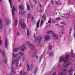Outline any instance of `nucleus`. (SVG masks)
Instances as JSON below:
<instances>
[{"mask_svg":"<svg viewBox=\"0 0 75 75\" xmlns=\"http://www.w3.org/2000/svg\"><path fill=\"white\" fill-rule=\"evenodd\" d=\"M27 69L28 71H33L34 69V66L32 64H27Z\"/></svg>","mask_w":75,"mask_h":75,"instance_id":"nucleus-1","label":"nucleus"},{"mask_svg":"<svg viewBox=\"0 0 75 75\" xmlns=\"http://www.w3.org/2000/svg\"><path fill=\"white\" fill-rule=\"evenodd\" d=\"M19 24H21L22 26V28H23V29H25V28H27V25H26V24L25 23H22V21L21 20H19Z\"/></svg>","mask_w":75,"mask_h":75,"instance_id":"nucleus-2","label":"nucleus"},{"mask_svg":"<svg viewBox=\"0 0 75 75\" xmlns=\"http://www.w3.org/2000/svg\"><path fill=\"white\" fill-rule=\"evenodd\" d=\"M27 44L29 45V47L31 48V50H34L35 48V46L31 44V43L29 41H27L26 42Z\"/></svg>","mask_w":75,"mask_h":75,"instance_id":"nucleus-3","label":"nucleus"},{"mask_svg":"<svg viewBox=\"0 0 75 75\" xmlns=\"http://www.w3.org/2000/svg\"><path fill=\"white\" fill-rule=\"evenodd\" d=\"M47 34H53L52 35L54 37H55V38L56 40H57L58 37L57 36V35L53 33V32L51 30L48 31L47 32Z\"/></svg>","mask_w":75,"mask_h":75,"instance_id":"nucleus-4","label":"nucleus"},{"mask_svg":"<svg viewBox=\"0 0 75 75\" xmlns=\"http://www.w3.org/2000/svg\"><path fill=\"white\" fill-rule=\"evenodd\" d=\"M8 42L7 39L6 38L5 40V48L6 50L8 49Z\"/></svg>","mask_w":75,"mask_h":75,"instance_id":"nucleus-5","label":"nucleus"},{"mask_svg":"<svg viewBox=\"0 0 75 75\" xmlns=\"http://www.w3.org/2000/svg\"><path fill=\"white\" fill-rule=\"evenodd\" d=\"M20 48L21 49V51H24V50H25V48H26V46L25 45H23L22 46H21Z\"/></svg>","mask_w":75,"mask_h":75,"instance_id":"nucleus-6","label":"nucleus"},{"mask_svg":"<svg viewBox=\"0 0 75 75\" xmlns=\"http://www.w3.org/2000/svg\"><path fill=\"white\" fill-rule=\"evenodd\" d=\"M66 59H65V58H64L62 56L60 59V62H62V61H63L64 62H67V60Z\"/></svg>","mask_w":75,"mask_h":75,"instance_id":"nucleus-7","label":"nucleus"},{"mask_svg":"<svg viewBox=\"0 0 75 75\" xmlns=\"http://www.w3.org/2000/svg\"><path fill=\"white\" fill-rule=\"evenodd\" d=\"M42 37L41 36L39 38L37 37L36 38H35V40H38L39 43H40L41 42V41L42 40Z\"/></svg>","mask_w":75,"mask_h":75,"instance_id":"nucleus-8","label":"nucleus"},{"mask_svg":"<svg viewBox=\"0 0 75 75\" xmlns=\"http://www.w3.org/2000/svg\"><path fill=\"white\" fill-rule=\"evenodd\" d=\"M71 63L69 62L66 64L65 65V63L64 64V67H69L71 65Z\"/></svg>","mask_w":75,"mask_h":75,"instance_id":"nucleus-9","label":"nucleus"},{"mask_svg":"<svg viewBox=\"0 0 75 75\" xmlns=\"http://www.w3.org/2000/svg\"><path fill=\"white\" fill-rule=\"evenodd\" d=\"M47 40H50V36H46L45 37V41H47Z\"/></svg>","mask_w":75,"mask_h":75,"instance_id":"nucleus-10","label":"nucleus"},{"mask_svg":"<svg viewBox=\"0 0 75 75\" xmlns=\"http://www.w3.org/2000/svg\"><path fill=\"white\" fill-rule=\"evenodd\" d=\"M40 19H39L38 21L36 23V26L37 28H39V24H40Z\"/></svg>","mask_w":75,"mask_h":75,"instance_id":"nucleus-11","label":"nucleus"},{"mask_svg":"<svg viewBox=\"0 0 75 75\" xmlns=\"http://www.w3.org/2000/svg\"><path fill=\"white\" fill-rule=\"evenodd\" d=\"M17 61V59H14V60H12V65H13L14 64L16 63V62Z\"/></svg>","mask_w":75,"mask_h":75,"instance_id":"nucleus-12","label":"nucleus"},{"mask_svg":"<svg viewBox=\"0 0 75 75\" xmlns=\"http://www.w3.org/2000/svg\"><path fill=\"white\" fill-rule=\"evenodd\" d=\"M55 3L57 5H61V4H61V2L58 1H56Z\"/></svg>","mask_w":75,"mask_h":75,"instance_id":"nucleus-13","label":"nucleus"},{"mask_svg":"<svg viewBox=\"0 0 75 75\" xmlns=\"http://www.w3.org/2000/svg\"><path fill=\"white\" fill-rule=\"evenodd\" d=\"M0 52H1V54L3 56V57H4L5 55V53H4V51L3 50L2 52L0 50Z\"/></svg>","mask_w":75,"mask_h":75,"instance_id":"nucleus-14","label":"nucleus"},{"mask_svg":"<svg viewBox=\"0 0 75 75\" xmlns=\"http://www.w3.org/2000/svg\"><path fill=\"white\" fill-rule=\"evenodd\" d=\"M17 55H18V54H15L14 53H13L12 54V56L13 58H16V57Z\"/></svg>","mask_w":75,"mask_h":75,"instance_id":"nucleus-15","label":"nucleus"},{"mask_svg":"<svg viewBox=\"0 0 75 75\" xmlns=\"http://www.w3.org/2000/svg\"><path fill=\"white\" fill-rule=\"evenodd\" d=\"M33 53L34 54H33L32 55V58H34V57H35V54H36L37 53V52H36V51H35L34 52H33Z\"/></svg>","mask_w":75,"mask_h":75,"instance_id":"nucleus-16","label":"nucleus"},{"mask_svg":"<svg viewBox=\"0 0 75 75\" xmlns=\"http://www.w3.org/2000/svg\"><path fill=\"white\" fill-rule=\"evenodd\" d=\"M12 11H16V7L15 6H13V8H12Z\"/></svg>","mask_w":75,"mask_h":75,"instance_id":"nucleus-17","label":"nucleus"},{"mask_svg":"<svg viewBox=\"0 0 75 75\" xmlns=\"http://www.w3.org/2000/svg\"><path fill=\"white\" fill-rule=\"evenodd\" d=\"M13 50H14V52H16L18 51V48H14L13 49Z\"/></svg>","mask_w":75,"mask_h":75,"instance_id":"nucleus-18","label":"nucleus"},{"mask_svg":"<svg viewBox=\"0 0 75 75\" xmlns=\"http://www.w3.org/2000/svg\"><path fill=\"white\" fill-rule=\"evenodd\" d=\"M49 56H50V57H53V56H54V53L53 52H51L50 53Z\"/></svg>","mask_w":75,"mask_h":75,"instance_id":"nucleus-19","label":"nucleus"},{"mask_svg":"<svg viewBox=\"0 0 75 75\" xmlns=\"http://www.w3.org/2000/svg\"><path fill=\"white\" fill-rule=\"evenodd\" d=\"M38 69V68H37V67H36L35 69L34 72V74L35 75V74H36V73H37V72Z\"/></svg>","mask_w":75,"mask_h":75,"instance_id":"nucleus-20","label":"nucleus"},{"mask_svg":"<svg viewBox=\"0 0 75 75\" xmlns=\"http://www.w3.org/2000/svg\"><path fill=\"white\" fill-rule=\"evenodd\" d=\"M0 28H1L3 27V23L2 22V21L0 19Z\"/></svg>","mask_w":75,"mask_h":75,"instance_id":"nucleus-21","label":"nucleus"},{"mask_svg":"<svg viewBox=\"0 0 75 75\" xmlns=\"http://www.w3.org/2000/svg\"><path fill=\"white\" fill-rule=\"evenodd\" d=\"M28 18H27V21H28V19L29 18H30V17H31V14L29 13L28 14Z\"/></svg>","mask_w":75,"mask_h":75,"instance_id":"nucleus-22","label":"nucleus"},{"mask_svg":"<svg viewBox=\"0 0 75 75\" xmlns=\"http://www.w3.org/2000/svg\"><path fill=\"white\" fill-rule=\"evenodd\" d=\"M27 10H30L31 8H30V7L29 5H27Z\"/></svg>","mask_w":75,"mask_h":75,"instance_id":"nucleus-23","label":"nucleus"},{"mask_svg":"<svg viewBox=\"0 0 75 75\" xmlns=\"http://www.w3.org/2000/svg\"><path fill=\"white\" fill-rule=\"evenodd\" d=\"M27 12L26 11H23L22 13L21 14H22V15H24V14H26Z\"/></svg>","mask_w":75,"mask_h":75,"instance_id":"nucleus-24","label":"nucleus"},{"mask_svg":"<svg viewBox=\"0 0 75 75\" xmlns=\"http://www.w3.org/2000/svg\"><path fill=\"white\" fill-rule=\"evenodd\" d=\"M19 54L21 56H23L24 55V53L23 52H19Z\"/></svg>","mask_w":75,"mask_h":75,"instance_id":"nucleus-25","label":"nucleus"},{"mask_svg":"<svg viewBox=\"0 0 75 75\" xmlns=\"http://www.w3.org/2000/svg\"><path fill=\"white\" fill-rule=\"evenodd\" d=\"M17 21H18L17 19H15V25H17Z\"/></svg>","mask_w":75,"mask_h":75,"instance_id":"nucleus-26","label":"nucleus"},{"mask_svg":"<svg viewBox=\"0 0 75 75\" xmlns=\"http://www.w3.org/2000/svg\"><path fill=\"white\" fill-rule=\"evenodd\" d=\"M74 70L72 69H70L69 71H68V73H71V72H73Z\"/></svg>","mask_w":75,"mask_h":75,"instance_id":"nucleus-27","label":"nucleus"},{"mask_svg":"<svg viewBox=\"0 0 75 75\" xmlns=\"http://www.w3.org/2000/svg\"><path fill=\"white\" fill-rule=\"evenodd\" d=\"M19 8H20V9L22 10V8H23V6H22L21 5H19Z\"/></svg>","mask_w":75,"mask_h":75,"instance_id":"nucleus-28","label":"nucleus"},{"mask_svg":"<svg viewBox=\"0 0 75 75\" xmlns=\"http://www.w3.org/2000/svg\"><path fill=\"white\" fill-rule=\"evenodd\" d=\"M27 35L28 37H29V36H30V35L29 34V30H28V29L27 30Z\"/></svg>","mask_w":75,"mask_h":75,"instance_id":"nucleus-29","label":"nucleus"},{"mask_svg":"<svg viewBox=\"0 0 75 75\" xmlns=\"http://www.w3.org/2000/svg\"><path fill=\"white\" fill-rule=\"evenodd\" d=\"M12 69V72H13V75H14V68L13 67H11Z\"/></svg>","mask_w":75,"mask_h":75,"instance_id":"nucleus-30","label":"nucleus"},{"mask_svg":"<svg viewBox=\"0 0 75 75\" xmlns=\"http://www.w3.org/2000/svg\"><path fill=\"white\" fill-rule=\"evenodd\" d=\"M59 75H65V74H64L62 72H60L59 74Z\"/></svg>","mask_w":75,"mask_h":75,"instance_id":"nucleus-31","label":"nucleus"},{"mask_svg":"<svg viewBox=\"0 0 75 75\" xmlns=\"http://www.w3.org/2000/svg\"><path fill=\"white\" fill-rule=\"evenodd\" d=\"M6 25H9V21H7L5 23Z\"/></svg>","mask_w":75,"mask_h":75,"instance_id":"nucleus-32","label":"nucleus"},{"mask_svg":"<svg viewBox=\"0 0 75 75\" xmlns=\"http://www.w3.org/2000/svg\"><path fill=\"white\" fill-rule=\"evenodd\" d=\"M62 71L63 72H65V74L67 73V69H62Z\"/></svg>","mask_w":75,"mask_h":75,"instance_id":"nucleus-33","label":"nucleus"},{"mask_svg":"<svg viewBox=\"0 0 75 75\" xmlns=\"http://www.w3.org/2000/svg\"><path fill=\"white\" fill-rule=\"evenodd\" d=\"M49 50H52V46L51 45L49 46Z\"/></svg>","mask_w":75,"mask_h":75,"instance_id":"nucleus-34","label":"nucleus"},{"mask_svg":"<svg viewBox=\"0 0 75 75\" xmlns=\"http://www.w3.org/2000/svg\"><path fill=\"white\" fill-rule=\"evenodd\" d=\"M65 58L67 59H68V58H69V55H67L66 56Z\"/></svg>","mask_w":75,"mask_h":75,"instance_id":"nucleus-35","label":"nucleus"},{"mask_svg":"<svg viewBox=\"0 0 75 75\" xmlns=\"http://www.w3.org/2000/svg\"><path fill=\"white\" fill-rule=\"evenodd\" d=\"M7 59H5L4 60V63H5V64H6L7 63Z\"/></svg>","mask_w":75,"mask_h":75,"instance_id":"nucleus-36","label":"nucleus"},{"mask_svg":"<svg viewBox=\"0 0 75 75\" xmlns=\"http://www.w3.org/2000/svg\"><path fill=\"white\" fill-rule=\"evenodd\" d=\"M8 0L9 1V3H10V4L11 5V7H12V5L11 4V0Z\"/></svg>","mask_w":75,"mask_h":75,"instance_id":"nucleus-37","label":"nucleus"},{"mask_svg":"<svg viewBox=\"0 0 75 75\" xmlns=\"http://www.w3.org/2000/svg\"><path fill=\"white\" fill-rule=\"evenodd\" d=\"M12 11V16L13 18H14V15H15V13H14V11Z\"/></svg>","mask_w":75,"mask_h":75,"instance_id":"nucleus-38","label":"nucleus"},{"mask_svg":"<svg viewBox=\"0 0 75 75\" xmlns=\"http://www.w3.org/2000/svg\"><path fill=\"white\" fill-rule=\"evenodd\" d=\"M43 24V21L41 20L40 22V25H42Z\"/></svg>","mask_w":75,"mask_h":75,"instance_id":"nucleus-39","label":"nucleus"},{"mask_svg":"<svg viewBox=\"0 0 75 75\" xmlns=\"http://www.w3.org/2000/svg\"><path fill=\"white\" fill-rule=\"evenodd\" d=\"M72 30V28H70V33H69V34H71V30Z\"/></svg>","mask_w":75,"mask_h":75,"instance_id":"nucleus-40","label":"nucleus"},{"mask_svg":"<svg viewBox=\"0 0 75 75\" xmlns=\"http://www.w3.org/2000/svg\"><path fill=\"white\" fill-rule=\"evenodd\" d=\"M51 23V22L50 21V18L49 19V21H48V23Z\"/></svg>","mask_w":75,"mask_h":75,"instance_id":"nucleus-41","label":"nucleus"},{"mask_svg":"<svg viewBox=\"0 0 75 75\" xmlns=\"http://www.w3.org/2000/svg\"><path fill=\"white\" fill-rule=\"evenodd\" d=\"M20 58H21V57L19 56L18 57V60H17L18 62H19V60H20Z\"/></svg>","mask_w":75,"mask_h":75,"instance_id":"nucleus-42","label":"nucleus"},{"mask_svg":"<svg viewBox=\"0 0 75 75\" xmlns=\"http://www.w3.org/2000/svg\"><path fill=\"white\" fill-rule=\"evenodd\" d=\"M3 44V41L2 40H0V45L2 44Z\"/></svg>","mask_w":75,"mask_h":75,"instance_id":"nucleus-43","label":"nucleus"},{"mask_svg":"<svg viewBox=\"0 0 75 75\" xmlns=\"http://www.w3.org/2000/svg\"><path fill=\"white\" fill-rule=\"evenodd\" d=\"M56 19L57 20H58L59 21V18H57Z\"/></svg>","mask_w":75,"mask_h":75,"instance_id":"nucleus-44","label":"nucleus"},{"mask_svg":"<svg viewBox=\"0 0 75 75\" xmlns=\"http://www.w3.org/2000/svg\"><path fill=\"white\" fill-rule=\"evenodd\" d=\"M22 74H23V71H21L20 75H22Z\"/></svg>","mask_w":75,"mask_h":75,"instance_id":"nucleus-45","label":"nucleus"},{"mask_svg":"<svg viewBox=\"0 0 75 75\" xmlns=\"http://www.w3.org/2000/svg\"><path fill=\"white\" fill-rule=\"evenodd\" d=\"M32 21H33L34 20V17H33V16H32Z\"/></svg>","mask_w":75,"mask_h":75,"instance_id":"nucleus-46","label":"nucleus"},{"mask_svg":"<svg viewBox=\"0 0 75 75\" xmlns=\"http://www.w3.org/2000/svg\"><path fill=\"white\" fill-rule=\"evenodd\" d=\"M51 3H52V4H53V5L54 4V1H51Z\"/></svg>","mask_w":75,"mask_h":75,"instance_id":"nucleus-47","label":"nucleus"},{"mask_svg":"<svg viewBox=\"0 0 75 75\" xmlns=\"http://www.w3.org/2000/svg\"><path fill=\"white\" fill-rule=\"evenodd\" d=\"M56 72H55L53 74V75H56Z\"/></svg>","mask_w":75,"mask_h":75,"instance_id":"nucleus-48","label":"nucleus"},{"mask_svg":"<svg viewBox=\"0 0 75 75\" xmlns=\"http://www.w3.org/2000/svg\"><path fill=\"white\" fill-rule=\"evenodd\" d=\"M42 57H43V56L42 55H41L40 57V58H42Z\"/></svg>","mask_w":75,"mask_h":75,"instance_id":"nucleus-49","label":"nucleus"},{"mask_svg":"<svg viewBox=\"0 0 75 75\" xmlns=\"http://www.w3.org/2000/svg\"><path fill=\"white\" fill-rule=\"evenodd\" d=\"M17 35H18V36H20V33H18L17 34Z\"/></svg>","mask_w":75,"mask_h":75,"instance_id":"nucleus-50","label":"nucleus"},{"mask_svg":"<svg viewBox=\"0 0 75 75\" xmlns=\"http://www.w3.org/2000/svg\"><path fill=\"white\" fill-rule=\"evenodd\" d=\"M74 37H75V32H74Z\"/></svg>","mask_w":75,"mask_h":75,"instance_id":"nucleus-51","label":"nucleus"},{"mask_svg":"<svg viewBox=\"0 0 75 75\" xmlns=\"http://www.w3.org/2000/svg\"><path fill=\"white\" fill-rule=\"evenodd\" d=\"M23 75H27V74H25V72H24Z\"/></svg>","mask_w":75,"mask_h":75,"instance_id":"nucleus-52","label":"nucleus"},{"mask_svg":"<svg viewBox=\"0 0 75 75\" xmlns=\"http://www.w3.org/2000/svg\"><path fill=\"white\" fill-rule=\"evenodd\" d=\"M34 36L35 38V34H34Z\"/></svg>","mask_w":75,"mask_h":75,"instance_id":"nucleus-53","label":"nucleus"},{"mask_svg":"<svg viewBox=\"0 0 75 75\" xmlns=\"http://www.w3.org/2000/svg\"><path fill=\"white\" fill-rule=\"evenodd\" d=\"M43 17H45L44 19H45L46 18V17H45V16H44V15H43Z\"/></svg>","mask_w":75,"mask_h":75,"instance_id":"nucleus-54","label":"nucleus"},{"mask_svg":"<svg viewBox=\"0 0 75 75\" xmlns=\"http://www.w3.org/2000/svg\"><path fill=\"white\" fill-rule=\"evenodd\" d=\"M59 25V24H56L55 25H56V26H58V25Z\"/></svg>","mask_w":75,"mask_h":75,"instance_id":"nucleus-55","label":"nucleus"},{"mask_svg":"<svg viewBox=\"0 0 75 75\" xmlns=\"http://www.w3.org/2000/svg\"><path fill=\"white\" fill-rule=\"evenodd\" d=\"M34 2L35 3H37V1H34Z\"/></svg>","mask_w":75,"mask_h":75,"instance_id":"nucleus-56","label":"nucleus"},{"mask_svg":"<svg viewBox=\"0 0 75 75\" xmlns=\"http://www.w3.org/2000/svg\"><path fill=\"white\" fill-rule=\"evenodd\" d=\"M69 75H72V74L70 73L69 74Z\"/></svg>","mask_w":75,"mask_h":75,"instance_id":"nucleus-57","label":"nucleus"},{"mask_svg":"<svg viewBox=\"0 0 75 75\" xmlns=\"http://www.w3.org/2000/svg\"><path fill=\"white\" fill-rule=\"evenodd\" d=\"M36 58H38V56H37V55H36Z\"/></svg>","mask_w":75,"mask_h":75,"instance_id":"nucleus-58","label":"nucleus"},{"mask_svg":"<svg viewBox=\"0 0 75 75\" xmlns=\"http://www.w3.org/2000/svg\"><path fill=\"white\" fill-rule=\"evenodd\" d=\"M71 53L72 54L73 52V50H72V49L71 50Z\"/></svg>","mask_w":75,"mask_h":75,"instance_id":"nucleus-59","label":"nucleus"},{"mask_svg":"<svg viewBox=\"0 0 75 75\" xmlns=\"http://www.w3.org/2000/svg\"><path fill=\"white\" fill-rule=\"evenodd\" d=\"M30 4L31 6H32V4H31V2L30 3Z\"/></svg>","mask_w":75,"mask_h":75,"instance_id":"nucleus-60","label":"nucleus"},{"mask_svg":"<svg viewBox=\"0 0 75 75\" xmlns=\"http://www.w3.org/2000/svg\"><path fill=\"white\" fill-rule=\"evenodd\" d=\"M22 20L23 21H24H24H25L24 20V19H23Z\"/></svg>","mask_w":75,"mask_h":75,"instance_id":"nucleus-61","label":"nucleus"},{"mask_svg":"<svg viewBox=\"0 0 75 75\" xmlns=\"http://www.w3.org/2000/svg\"><path fill=\"white\" fill-rule=\"evenodd\" d=\"M31 6V8H33V5H32Z\"/></svg>","mask_w":75,"mask_h":75,"instance_id":"nucleus-62","label":"nucleus"},{"mask_svg":"<svg viewBox=\"0 0 75 75\" xmlns=\"http://www.w3.org/2000/svg\"><path fill=\"white\" fill-rule=\"evenodd\" d=\"M18 63H16L17 65H18Z\"/></svg>","mask_w":75,"mask_h":75,"instance_id":"nucleus-63","label":"nucleus"},{"mask_svg":"<svg viewBox=\"0 0 75 75\" xmlns=\"http://www.w3.org/2000/svg\"><path fill=\"white\" fill-rule=\"evenodd\" d=\"M40 7H41V5L40 4Z\"/></svg>","mask_w":75,"mask_h":75,"instance_id":"nucleus-64","label":"nucleus"}]
</instances>
